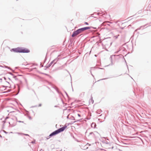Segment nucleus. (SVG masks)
Instances as JSON below:
<instances>
[{"label":"nucleus","mask_w":151,"mask_h":151,"mask_svg":"<svg viewBox=\"0 0 151 151\" xmlns=\"http://www.w3.org/2000/svg\"><path fill=\"white\" fill-rule=\"evenodd\" d=\"M107 25H109H109H109V24H107Z\"/></svg>","instance_id":"obj_21"},{"label":"nucleus","mask_w":151,"mask_h":151,"mask_svg":"<svg viewBox=\"0 0 151 151\" xmlns=\"http://www.w3.org/2000/svg\"><path fill=\"white\" fill-rule=\"evenodd\" d=\"M53 63L52 61L49 65H47V67L48 68L50 67Z\"/></svg>","instance_id":"obj_9"},{"label":"nucleus","mask_w":151,"mask_h":151,"mask_svg":"<svg viewBox=\"0 0 151 151\" xmlns=\"http://www.w3.org/2000/svg\"><path fill=\"white\" fill-rule=\"evenodd\" d=\"M112 56L111 55V56L110 58L111 59V60L112 62Z\"/></svg>","instance_id":"obj_12"},{"label":"nucleus","mask_w":151,"mask_h":151,"mask_svg":"<svg viewBox=\"0 0 151 151\" xmlns=\"http://www.w3.org/2000/svg\"><path fill=\"white\" fill-rule=\"evenodd\" d=\"M42 106V104H39V105L38 106H39V107H40V106Z\"/></svg>","instance_id":"obj_15"},{"label":"nucleus","mask_w":151,"mask_h":151,"mask_svg":"<svg viewBox=\"0 0 151 151\" xmlns=\"http://www.w3.org/2000/svg\"><path fill=\"white\" fill-rule=\"evenodd\" d=\"M119 36V35H118L117 36H114V37L115 38V39H117L118 38V36Z\"/></svg>","instance_id":"obj_11"},{"label":"nucleus","mask_w":151,"mask_h":151,"mask_svg":"<svg viewBox=\"0 0 151 151\" xmlns=\"http://www.w3.org/2000/svg\"><path fill=\"white\" fill-rule=\"evenodd\" d=\"M98 134V133L96 132H91L89 133L88 136L90 137H94L95 136L97 135Z\"/></svg>","instance_id":"obj_4"},{"label":"nucleus","mask_w":151,"mask_h":151,"mask_svg":"<svg viewBox=\"0 0 151 151\" xmlns=\"http://www.w3.org/2000/svg\"><path fill=\"white\" fill-rule=\"evenodd\" d=\"M82 32L81 31L80 28L79 29L73 32V34L72 35V37H74L75 36L78 35L79 34L82 33Z\"/></svg>","instance_id":"obj_3"},{"label":"nucleus","mask_w":151,"mask_h":151,"mask_svg":"<svg viewBox=\"0 0 151 151\" xmlns=\"http://www.w3.org/2000/svg\"><path fill=\"white\" fill-rule=\"evenodd\" d=\"M87 132V131H86V134Z\"/></svg>","instance_id":"obj_19"},{"label":"nucleus","mask_w":151,"mask_h":151,"mask_svg":"<svg viewBox=\"0 0 151 151\" xmlns=\"http://www.w3.org/2000/svg\"><path fill=\"white\" fill-rule=\"evenodd\" d=\"M78 116L79 117H81V116L80 114H78Z\"/></svg>","instance_id":"obj_17"},{"label":"nucleus","mask_w":151,"mask_h":151,"mask_svg":"<svg viewBox=\"0 0 151 151\" xmlns=\"http://www.w3.org/2000/svg\"><path fill=\"white\" fill-rule=\"evenodd\" d=\"M90 101H91V102L92 104L93 103V97L92 96H91V99Z\"/></svg>","instance_id":"obj_8"},{"label":"nucleus","mask_w":151,"mask_h":151,"mask_svg":"<svg viewBox=\"0 0 151 151\" xmlns=\"http://www.w3.org/2000/svg\"><path fill=\"white\" fill-rule=\"evenodd\" d=\"M18 122H22L20 121H18Z\"/></svg>","instance_id":"obj_16"},{"label":"nucleus","mask_w":151,"mask_h":151,"mask_svg":"<svg viewBox=\"0 0 151 151\" xmlns=\"http://www.w3.org/2000/svg\"><path fill=\"white\" fill-rule=\"evenodd\" d=\"M12 50L16 52L28 53L30 52L29 50L28 49L22 47H17L16 48L12 49L11 51Z\"/></svg>","instance_id":"obj_1"},{"label":"nucleus","mask_w":151,"mask_h":151,"mask_svg":"<svg viewBox=\"0 0 151 151\" xmlns=\"http://www.w3.org/2000/svg\"><path fill=\"white\" fill-rule=\"evenodd\" d=\"M37 106H34L33 107H37Z\"/></svg>","instance_id":"obj_20"},{"label":"nucleus","mask_w":151,"mask_h":151,"mask_svg":"<svg viewBox=\"0 0 151 151\" xmlns=\"http://www.w3.org/2000/svg\"><path fill=\"white\" fill-rule=\"evenodd\" d=\"M107 78H104V79H101V80H104V79H106Z\"/></svg>","instance_id":"obj_18"},{"label":"nucleus","mask_w":151,"mask_h":151,"mask_svg":"<svg viewBox=\"0 0 151 151\" xmlns=\"http://www.w3.org/2000/svg\"><path fill=\"white\" fill-rule=\"evenodd\" d=\"M23 134L24 135H26V136H29V135L28 134Z\"/></svg>","instance_id":"obj_14"},{"label":"nucleus","mask_w":151,"mask_h":151,"mask_svg":"<svg viewBox=\"0 0 151 151\" xmlns=\"http://www.w3.org/2000/svg\"><path fill=\"white\" fill-rule=\"evenodd\" d=\"M4 132H5V133H6V132H5V131H4Z\"/></svg>","instance_id":"obj_22"},{"label":"nucleus","mask_w":151,"mask_h":151,"mask_svg":"<svg viewBox=\"0 0 151 151\" xmlns=\"http://www.w3.org/2000/svg\"><path fill=\"white\" fill-rule=\"evenodd\" d=\"M60 56V55H59L57 58L55 59L54 60L52 61V62L54 63V65L59 60V58H58V57Z\"/></svg>","instance_id":"obj_6"},{"label":"nucleus","mask_w":151,"mask_h":151,"mask_svg":"<svg viewBox=\"0 0 151 151\" xmlns=\"http://www.w3.org/2000/svg\"><path fill=\"white\" fill-rule=\"evenodd\" d=\"M66 127V126H65L55 131L50 134L49 135V137H51L55 135L56 134H57L58 133L63 131Z\"/></svg>","instance_id":"obj_2"},{"label":"nucleus","mask_w":151,"mask_h":151,"mask_svg":"<svg viewBox=\"0 0 151 151\" xmlns=\"http://www.w3.org/2000/svg\"><path fill=\"white\" fill-rule=\"evenodd\" d=\"M91 27H86L83 28H80L81 31H82V32H83V31L87 30L90 29L91 28Z\"/></svg>","instance_id":"obj_5"},{"label":"nucleus","mask_w":151,"mask_h":151,"mask_svg":"<svg viewBox=\"0 0 151 151\" xmlns=\"http://www.w3.org/2000/svg\"><path fill=\"white\" fill-rule=\"evenodd\" d=\"M112 23L111 22H109V21H106V22H104V23H103L102 24L103 25H104V23Z\"/></svg>","instance_id":"obj_10"},{"label":"nucleus","mask_w":151,"mask_h":151,"mask_svg":"<svg viewBox=\"0 0 151 151\" xmlns=\"http://www.w3.org/2000/svg\"><path fill=\"white\" fill-rule=\"evenodd\" d=\"M85 24H86V25H88V23L87 22H85Z\"/></svg>","instance_id":"obj_13"},{"label":"nucleus","mask_w":151,"mask_h":151,"mask_svg":"<svg viewBox=\"0 0 151 151\" xmlns=\"http://www.w3.org/2000/svg\"><path fill=\"white\" fill-rule=\"evenodd\" d=\"M91 126L92 128H95V127L96 126V125L95 123H92L91 124Z\"/></svg>","instance_id":"obj_7"}]
</instances>
